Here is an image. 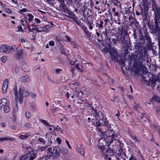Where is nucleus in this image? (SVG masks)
<instances>
[{
  "label": "nucleus",
  "instance_id": "f257e3e1",
  "mask_svg": "<svg viewBox=\"0 0 160 160\" xmlns=\"http://www.w3.org/2000/svg\"><path fill=\"white\" fill-rule=\"evenodd\" d=\"M138 42L136 45L138 49L144 48V45H146V48L149 51L153 49V42L152 41L149 32L147 29L139 30L138 33Z\"/></svg>",
  "mask_w": 160,
  "mask_h": 160
},
{
  "label": "nucleus",
  "instance_id": "f03ea898",
  "mask_svg": "<svg viewBox=\"0 0 160 160\" xmlns=\"http://www.w3.org/2000/svg\"><path fill=\"white\" fill-rule=\"evenodd\" d=\"M152 8L154 13V20L155 25L152 26L149 21L147 24L148 27L151 29L152 33L158 36L159 38L160 36V7L158 8L155 2H153Z\"/></svg>",
  "mask_w": 160,
  "mask_h": 160
},
{
  "label": "nucleus",
  "instance_id": "7ed1b4c3",
  "mask_svg": "<svg viewBox=\"0 0 160 160\" xmlns=\"http://www.w3.org/2000/svg\"><path fill=\"white\" fill-rule=\"evenodd\" d=\"M145 52H139L136 55H133L134 62L132 68V74L133 76L138 75L140 73V69H143L144 66L142 62L146 59Z\"/></svg>",
  "mask_w": 160,
  "mask_h": 160
},
{
  "label": "nucleus",
  "instance_id": "20e7f679",
  "mask_svg": "<svg viewBox=\"0 0 160 160\" xmlns=\"http://www.w3.org/2000/svg\"><path fill=\"white\" fill-rule=\"evenodd\" d=\"M139 8L141 9L142 13L143 21L144 24L147 25L150 21L149 13L148 12L149 7L148 4L146 1L142 2V4L139 6Z\"/></svg>",
  "mask_w": 160,
  "mask_h": 160
},
{
  "label": "nucleus",
  "instance_id": "39448f33",
  "mask_svg": "<svg viewBox=\"0 0 160 160\" xmlns=\"http://www.w3.org/2000/svg\"><path fill=\"white\" fill-rule=\"evenodd\" d=\"M102 135L107 147L110 146L112 141L116 140L115 132L112 130L107 131L103 132Z\"/></svg>",
  "mask_w": 160,
  "mask_h": 160
},
{
  "label": "nucleus",
  "instance_id": "423d86ee",
  "mask_svg": "<svg viewBox=\"0 0 160 160\" xmlns=\"http://www.w3.org/2000/svg\"><path fill=\"white\" fill-rule=\"evenodd\" d=\"M14 92L15 94V99L17 101H18L20 104H21L23 100V96L24 97H27L29 95V92L28 91H25L22 88H20L19 90V97H18V92L17 91V88L16 86L14 89Z\"/></svg>",
  "mask_w": 160,
  "mask_h": 160
},
{
  "label": "nucleus",
  "instance_id": "0eeeda50",
  "mask_svg": "<svg viewBox=\"0 0 160 160\" xmlns=\"http://www.w3.org/2000/svg\"><path fill=\"white\" fill-rule=\"evenodd\" d=\"M98 148L100 150L102 154L104 156H106V157L108 156H112L114 154V152L112 149L109 148H105V146L102 143H98L97 144Z\"/></svg>",
  "mask_w": 160,
  "mask_h": 160
},
{
  "label": "nucleus",
  "instance_id": "6e6552de",
  "mask_svg": "<svg viewBox=\"0 0 160 160\" xmlns=\"http://www.w3.org/2000/svg\"><path fill=\"white\" fill-rule=\"evenodd\" d=\"M18 47H16L15 45L10 46L4 44L0 48V52L1 53H10L13 51H16L18 49Z\"/></svg>",
  "mask_w": 160,
  "mask_h": 160
},
{
  "label": "nucleus",
  "instance_id": "1a4fd4ad",
  "mask_svg": "<svg viewBox=\"0 0 160 160\" xmlns=\"http://www.w3.org/2000/svg\"><path fill=\"white\" fill-rule=\"evenodd\" d=\"M106 52H109L111 57L112 60L115 62H117L118 60L119 54L118 53V51L114 48H112L110 51H108V49L106 48Z\"/></svg>",
  "mask_w": 160,
  "mask_h": 160
},
{
  "label": "nucleus",
  "instance_id": "9d476101",
  "mask_svg": "<svg viewBox=\"0 0 160 160\" xmlns=\"http://www.w3.org/2000/svg\"><path fill=\"white\" fill-rule=\"evenodd\" d=\"M99 113H100L99 118V121L101 123L102 125L108 127L109 126L108 125V122L107 121L105 115H104L105 113L103 111L100 112Z\"/></svg>",
  "mask_w": 160,
  "mask_h": 160
},
{
  "label": "nucleus",
  "instance_id": "9b49d317",
  "mask_svg": "<svg viewBox=\"0 0 160 160\" xmlns=\"http://www.w3.org/2000/svg\"><path fill=\"white\" fill-rule=\"evenodd\" d=\"M60 152V148L58 146H55L53 149V158H57L59 157V153Z\"/></svg>",
  "mask_w": 160,
  "mask_h": 160
},
{
  "label": "nucleus",
  "instance_id": "f8f14e48",
  "mask_svg": "<svg viewBox=\"0 0 160 160\" xmlns=\"http://www.w3.org/2000/svg\"><path fill=\"white\" fill-rule=\"evenodd\" d=\"M18 49L17 50H15V52L17 51V52L15 53L13 56L14 58L16 60L20 59L23 52V49H20L18 50Z\"/></svg>",
  "mask_w": 160,
  "mask_h": 160
},
{
  "label": "nucleus",
  "instance_id": "ddd939ff",
  "mask_svg": "<svg viewBox=\"0 0 160 160\" xmlns=\"http://www.w3.org/2000/svg\"><path fill=\"white\" fill-rule=\"evenodd\" d=\"M8 80L7 79H5L2 88V91L3 93H5L6 92L8 86Z\"/></svg>",
  "mask_w": 160,
  "mask_h": 160
},
{
  "label": "nucleus",
  "instance_id": "4468645a",
  "mask_svg": "<svg viewBox=\"0 0 160 160\" xmlns=\"http://www.w3.org/2000/svg\"><path fill=\"white\" fill-rule=\"evenodd\" d=\"M92 113L93 115L94 118H92V120L94 121H96L99 118V115H100V113L99 114L97 112L96 110H94V111H92Z\"/></svg>",
  "mask_w": 160,
  "mask_h": 160
},
{
  "label": "nucleus",
  "instance_id": "2eb2a0df",
  "mask_svg": "<svg viewBox=\"0 0 160 160\" xmlns=\"http://www.w3.org/2000/svg\"><path fill=\"white\" fill-rule=\"evenodd\" d=\"M7 102L8 100L6 98H2L0 100V109H2L3 107L6 106Z\"/></svg>",
  "mask_w": 160,
  "mask_h": 160
},
{
  "label": "nucleus",
  "instance_id": "dca6fc26",
  "mask_svg": "<svg viewBox=\"0 0 160 160\" xmlns=\"http://www.w3.org/2000/svg\"><path fill=\"white\" fill-rule=\"evenodd\" d=\"M118 42L121 41V42L122 44L126 46L127 45V41L124 39V38L122 37L121 35H119L118 37Z\"/></svg>",
  "mask_w": 160,
  "mask_h": 160
},
{
  "label": "nucleus",
  "instance_id": "f3484780",
  "mask_svg": "<svg viewBox=\"0 0 160 160\" xmlns=\"http://www.w3.org/2000/svg\"><path fill=\"white\" fill-rule=\"evenodd\" d=\"M125 154L123 152H121L120 153H119L118 154V157L116 156L117 160H125Z\"/></svg>",
  "mask_w": 160,
  "mask_h": 160
},
{
  "label": "nucleus",
  "instance_id": "a211bd4d",
  "mask_svg": "<svg viewBox=\"0 0 160 160\" xmlns=\"http://www.w3.org/2000/svg\"><path fill=\"white\" fill-rule=\"evenodd\" d=\"M150 102H156L160 103V98L157 96L153 95L151 98Z\"/></svg>",
  "mask_w": 160,
  "mask_h": 160
},
{
  "label": "nucleus",
  "instance_id": "6ab92c4d",
  "mask_svg": "<svg viewBox=\"0 0 160 160\" xmlns=\"http://www.w3.org/2000/svg\"><path fill=\"white\" fill-rule=\"evenodd\" d=\"M30 80V77L28 76L22 77L20 78V81L23 82H28Z\"/></svg>",
  "mask_w": 160,
  "mask_h": 160
},
{
  "label": "nucleus",
  "instance_id": "aec40b11",
  "mask_svg": "<svg viewBox=\"0 0 160 160\" xmlns=\"http://www.w3.org/2000/svg\"><path fill=\"white\" fill-rule=\"evenodd\" d=\"M14 140V138H11L0 137V142H3L5 141H12Z\"/></svg>",
  "mask_w": 160,
  "mask_h": 160
},
{
  "label": "nucleus",
  "instance_id": "412c9836",
  "mask_svg": "<svg viewBox=\"0 0 160 160\" xmlns=\"http://www.w3.org/2000/svg\"><path fill=\"white\" fill-rule=\"evenodd\" d=\"M112 32V30L110 29L107 28L105 29V31L103 32H102L103 34L106 36V37H108V35L109 36V34L111 33Z\"/></svg>",
  "mask_w": 160,
  "mask_h": 160
},
{
  "label": "nucleus",
  "instance_id": "4be33fe9",
  "mask_svg": "<svg viewBox=\"0 0 160 160\" xmlns=\"http://www.w3.org/2000/svg\"><path fill=\"white\" fill-rule=\"evenodd\" d=\"M118 31L120 33V35H121L122 36L123 32L124 31L126 32V28L122 26L121 27L118 28Z\"/></svg>",
  "mask_w": 160,
  "mask_h": 160
},
{
  "label": "nucleus",
  "instance_id": "5701e85b",
  "mask_svg": "<svg viewBox=\"0 0 160 160\" xmlns=\"http://www.w3.org/2000/svg\"><path fill=\"white\" fill-rule=\"evenodd\" d=\"M73 21L76 22L77 25L81 28L84 25L83 23H82L77 18H76Z\"/></svg>",
  "mask_w": 160,
  "mask_h": 160
},
{
  "label": "nucleus",
  "instance_id": "b1692460",
  "mask_svg": "<svg viewBox=\"0 0 160 160\" xmlns=\"http://www.w3.org/2000/svg\"><path fill=\"white\" fill-rule=\"evenodd\" d=\"M130 22V24L131 25H134L136 27H137L138 26V23L136 20L134 18L132 20H130L129 21Z\"/></svg>",
  "mask_w": 160,
  "mask_h": 160
},
{
  "label": "nucleus",
  "instance_id": "393cba45",
  "mask_svg": "<svg viewBox=\"0 0 160 160\" xmlns=\"http://www.w3.org/2000/svg\"><path fill=\"white\" fill-rule=\"evenodd\" d=\"M81 28L83 29L84 32L89 37H91L90 34L88 32L87 28L84 25L81 27Z\"/></svg>",
  "mask_w": 160,
  "mask_h": 160
},
{
  "label": "nucleus",
  "instance_id": "a878e982",
  "mask_svg": "<svg viewBox=\"0 0 160 160\" xmlns=\"http://www.w3.org/2000/svg\"><path fill=\"white\" fill-rule=\"evenodd\" d=\"M67 16L69 18L72 19L73 20L77 18L75 14L72 13L71 12L68 14Z\"/></svg>",
  "mask_w": 160,
  "mask_h": 160
},
{
  "label": "nucleus",
  "instance_id": "bb28decb",
  "mask_svg": "<svg viewBox=\"0 0 160 160\" xmlns=\"http://www.w3.org/2000/svg\"><path fill=\"white\" fill-rule=\"evenodd\" d=\"M46 148V147L45 146H42V147H38V149L37 150V153H39L42 152L44 151Z\"/></svg>",
  "mask_w": 160,
  "mask_h": 160
},
{
  "label": "nucleus",
  "instance_id": "cd10ccee",
  "mask_svg": "<svg viewBox=\"0 0 160 160\" xmlns=\"http://www.w3.org/2000/svg\"><path fill=\"white\" fill-rule=\"evenodd\" d=\"M37 156V153L33 152L30 155L29 160H33Z\"/></svg>",
  "mask_w": 160,
  "mask_h": 160
},
{
  "label": "nucleus",
  "instance_id": "c85d7f7f",
  "mask_svg": "<svg viewBox=\"0 0 160 160\" xmlns=\"http://www.w3.org/2000/svg\"><path fill=\"white\" fill-rule=\"evenodd\" d=\"M42 27V30H38V32H44L46 33H48L50 31V29H48L46 28V27L45 26V25L43 27Z\"/></svg>",
  "mask_w": 160,
  "mask_h": 160
},
{
  "label": "nucleus",
  "instance_id": "c756f323",
  "mask_svg": "<svg viewBox=\"0 0 160 160\" xmlns=\"http://www.w3.org/2000/svg\"><path fill=\"white\" fill-rule=\"evenodd\" d=\"M86 22L89 25H91L92 24V18L89 17L87 18L86 19Z\"/></svg>",
  "mask_w": 160,
  "mask_h": 160
},
{
  "label": "nucleus",
  "instance_id": "7c9ffc66",
  "mask_svg": "<svg viewBox=\"0 0 160 160\" xmlns=\"http://www.w3.org/2000/svg\"><path fill=\"white\" fill-rule=\"evenodd\" d=\"M113 2L114 5L117 6H121V4H120V2L118 0H112Z\"/></svg>",
  "mask_w": 160,
  "mask_h": 160
},
{
  "label": "nucleus",
  "instance_id": "2f4dec72",
  "mask_svg": "<svg viewBox=\"0 0 160 160\" xmlns=\"http://www.w3.org/2000/svg\"><path fill=\"white\" fill-rule=\"evenodd\" d=\"M23 148L24 150L26 152H27L28 153H29L32 150V148L30 147V146H28L26 147H23Z\"/></svg>",
  "mask_w": 160,
  "mask_h": 160
},
{
  "label": "nucleus",
  "instance_id": "473e14b6",
  "mask_svg": "<svg viewBox=\"0 0 160 160\" xmlns=\"http://www.w3.org/2000/svg\"><path fill=\"white\" fill-rule=\"evenodd\" d=\"M103 23V22L102 20H100V22L99 23H96V26L98 27V28H101L102 27V25Z\"/></svg>",
  "mask_w": 160,
  "mask_h": 160
},
{
  "label": "nucleus",
  "instance_id": "72a5a7b5",
  "mask_svg": "<svg viewBox=\"0 0 160 160\" xmlns=\"http://www.w3.org/2000/svg\"><path fill=\"white\" fill-rule=\"evenodd\" d=\"M48 23L49 24L47 25H45V26L47 29H50L49 28H52V26L53 25V24L52 22H48Z\"/></svg>",
  "mask_w": 160,
  "mask_h": 160
},
{
  "label": "nucleus",
  "instance_id": "f704fd0d",
  "mask_svg": "<svg viewBox=\"0 0 160 160\" xmlns=\"http://www.w3.org/2000/svg\"><path fill=\"white\" fill-rule=\"evenodd\" d=\"M27 16L28 17V21L29 22H30L32 21V20L33 18V16L32 14L30 13H28Z\"/></svg>",
  "mask_w": 160,
  "mask_h": 160
},
{
  "label": "nucleus",
  "instance_id": "c9c22d12",
  "mask_svg": "<svg viewBox=\"0 0 160 160\" xmlns=\"http://www.w3.org/2000/svg\"><path fill=\"white\" fill-rule=\"evenodd\" d=\"M156 81L157 80H151L149 82L150 85L152 87H154L155 86V85L156 84Z\"/></svg>",
  "mask_w": 160,
  "mask_h": 160
},
{
  "label": "nucleus",
  "instance_id": "e433bc0d",
  "mask_svg": "<svg viewBox=\"0 0 160 160\" xmlns=\"http://www.w3.org/2000/svg\"><path fill=\"white\" fill-rule=\"evenodd\" d=\"M99 121L96 122V126L97 129H98L100 131L101 130V129L100 127L101 126V124H102Z\"/></svg>",
  "mask_w": 160,
  "mask_h": 160
},
{
  "label": "nucleus",
  "instance_id": "4c0bfd02",
  "mask_svg": "<svg viewBox=\"0 0 160 160\" xmlns=\"http://www.w3.org/2000/svg\"><path fill=\"white\" fill-rule=\"evenodd\" d=\"M29 136L27 134L24 135H21L19 136V138L21 139H24L27 138Z\"/></svg>",
  "mask_w": 160,
  "mask_h": 160
},
{
  "label": "nucleus",
  "instance_id": "58836bf2",
  "mask_svg": "<svg viewBox=\"0 0 160 160\" xmlns=\"http://www.w3.org/2000/svg\"><path fill=\"white\" fill-rule=\"evenodd\" d=\"M66 7V5H65L64 3V4L61 3H60V4L59 5V8L60 10H62L64 9V8H65Z\"/></svg>",
  "mask_w": 160,
  "mask_h": 160
},
{
  "label": "nucleus",
  "instance_id": "ea45409f",
  "mask_svg": "<svg viewBox=\"0 0 160 160\" xmlns=\"http://www.w3.org/2000/svg\"><path fill=\"white\" fill-rule=\"evenodd\" d=\"M78 152L80 153V154L83 155H84L83 148H82L81 147L80 148L78 149Z\"/></svg>",
  "mask_w": 160,
  "mask_h": 160
},
{
  "label": "nucleus",
  "instance_id": "a19ab883",
  "mask_svg": "<svg viewBox=\"0 0 160 160\" xmlns=\"http://www.w3.org/2000/svg\"><path fill=\"white\" fill-rule=\"evenodd\" d=\"M13 111L14 113L18 112V108L17 102V103L16 104L15 107H14V108Z\"/></svg>",
  "mask_w": 160,
  "mask_h": 160
},
{
  "label": "nucleus",
  "instance_id": "79ce46f5",
  "mask_svg": "<svg viewBox=\"0 0 160 160\" xmlns=\"http://www.w3.org/2000/svg\"><path fill=\"white\" fill-rule=\"evenodd\" d=\"M4 111L5 113L8 112L9 110V108L8 106H4L3 108Z\"/></svg>",
  "mask_w": 160,
  "mask_h": 160
},
{
  "label": "nucleus",
  "instance_id": "37998d69",
  "mask_svg": "<svg viewBox=\"0 0 160 160\" xmlns=\"http://www.w3.org/2000/svg\"><path fill=\"white\" fill-rule=\"evenodd\" d=\"M154 108L155 111L157 112V113L158 114L160 112V108L159 107L155 106L154 107Z\"/></svg>",
  "mask_w": 160,
  "mask_h": 160
},
{
  "label": "nucleus",
  "instance_id": "c03bdc74",
  "mask_svg": "<svg viewBox=\"0 0 160 160\" xmlns=\"http://www.w3.org/2000/svg\"><path fill=\"white\" fill-rule=\"evenodd\" d=\"M40 121L45 125H46L48 126H50V125L48 123V122L47 121L45 120L41 119L40 120Z\"/></svg>",
  "mask_w": 160,
  "mask_h": 160
},
{
  "label": "nucleus",
  "instance_id": "a18cd8bd",
  "mask_svg": "<svg viewBox=\"0 0 160 160\" xmlns=\"http://www.w3.org/2000/svg\"><path fill=\"white\" fill-rule=\"evenodd\" d=\"M139 107V106L138 104H137L136 103H135L134 104H133V108L136 111H137L138 109V108Z\"/></svg>",
  "mask_w": 160,
  "mask_h": 160
},
{
  "label": "nucleus",
  "instance_id": "49530a36",
  "mask_svg": "<svg viewBox=\"0 0 160 160\" xmlns=\"http://www.w3.org/2000/svg\"><path fill=\"white\" fill-rule=\"evenodd\" d=\"M117 20H115V22L116 23H117L118 25H120L121 24L120 22L121 20L120 17H118L117 18Z\"/></svg>",
  "mask_w": 160,
  "mask_h": 160
},
{
  "label": "nucleus",
  "instance_id": "de8ad7c7",
  "mask_svg": "<svg viewBox=\"0 0 160 160\" xmlns=\"http://www.w3.org/2000/svg\"><path fill=\"white\" fill-rule=\"evenodd\" d=\"M28 156L27 155H25L21 157L19 160H28Z\"/></svg>",
  "mask_w": 160,
  "mask_h": 160
},
{
  "label": "nucleus",
  "instance_id": "09e8293b",
  "mask_svg": "<svg viewBox=\"0 0 160 160\" xmlns=\"http://www.w3.org/2000/svg\"><path fill=\"white\" fill-rule=\"evenodd\" d=\"M83 9H82V11L83 13V14L84 16V12H85L86 9H87V7L86 5H83Z\"/></svg>",
  "mask_w": 160,
  "mask_h": 160
},
{
  "label": "nucleus",
  "instance_id": "8fccbe9b",
  "mask_svg": "<svg viewBox=\"0 0 160 160\" xmlns=\"http://www.w3.org/2000/svg\"><path fill=\"white\" fill-rule=\"evenodd\" d=\"M55 40L57 42H59L60 41H61V39L60 38V37L59 36H56L55 38Z\"/></svg>",
  "mask_w": 160,
  "mask_h": 160
},
{
  "label": "nucleus",
  "instance_id": "3c124183",
  "mask_svg": "<svg viewBox=\"0 0 160 160\" xmlns=\"http://www.w3.org/2000/svg\"><path fill=\"white\" fill-rule=\"evenodd\" d=\"M131 137L133 140H134L136 142H138L139 140L137 138L136 136H132Z\"/></svg>",
  "mask_w": 160,
  "mask_h": 160
},
{
  "label": "nucleus",
  "instance_id": "603ef678",
  "mask_svg": "<svg viewBox=\"0 0 160 160\" xmlns=\"http://www.w3.org/2000/svg\"><path fill=\"white\" fill-rule=\"evenodd\" d=\"M26 117L28 118H30L31 117V113L28 112H27L25 113Z\"/></svg>",
  "mask_w": 160,
  "mask_h": 160
},
{
  "label": "nucleus",
  "instance_id": "864d4df0",
  "mask_svg": "<svg viewBox=\"0 0 160 160\" xmlns=\"http://www.w3.org/2000/svg\"><path fill=\"white\" fill-rule=\"evenodd\" d=\"M52 157H53V153L50 152V153H48L46 157L48 158H50Z\"/></svg>",
  "mask_w": 160,
  "mask_h": 160
},
{
  "label": "nucleus",
  "instance_id": "5fc2aeb1",
  "mask_svg": "<svg viewBox=\"0 0 160 160\" xmlns=\"http://www.w3.org/2000/svg\"><path fill=\"white\" fill-rule=\"evenodd\" d=\"M1 60L2 62L5 63L7 60V58L5 56H2L1 58Z\"/></svg>",
  "mask_w": 160,
  "mask_h": 160
},
{
  "label": "nucleus",
  "instance_id": "6e6d98bb",
  "mask_svg": "<svg viewBox=\"0 0 160 160\" xmlns=\"http://www.w3.org/2000/svg\"><path fill=\"white\" fill-rule=\"evenodd\" d=\"M63 10H64V12L68 14L70 12L66 6L64 8V9Z\"/></svg>",
  "mask_w": 160,
  "mask_h": 160
},
{
  "label": "nucleus",
  "instance_id": "4d7b16f0",
  "mask_svg": "<svg viewBox=\"0 0 160 160\" xmlns=\"http://www.w3.org/2000/svg\"><path fill=\"white\" fill-rule=\"evenodd\" d=\"M28 10L26 8H23L21 10H20L18 12L20 13H22L23 12H28Z\"/></svg>",
  "mask_w": 160,
  "mask_h": 160
},
{
  "label": "nucleus",
  "instance_id": "13d9d810",
  "mask_svg": "<svg viewBox=\"0 0 160 160\" xmlns=\"http://www.w3.org/2000/svg\"><path fill=\"white\" fill-rule=\"evenodd\" d=\"M62 71V70L60 68L57 69L55 70V73L56 74H59L60 72Z\"/></svg>",
  "mask_w": 160,
  "mask_h": 160
},
{
  "label": "nucleus",
  "instance_id": "bf43d9fd",
  "mask_svg": "<svg viewBox=\"0 0 160 160\" xmlns=\"http://www.w3.org/2000/svg\"><path fill=\"white\" fill-rule=\"evenodd\" d=\"M38 141L40 142L43 143L44 145L45 144L46 142L43 138H39Z\"/></svg>",
  "mask_w": 160,
  "mask_h": 160
},
{
  "label": "nucleus",
  "instance_id": "052dcab7",
  "mask_svg": "<svg viewBox=\"0 0 160 160\" xmlns=\"http://www.w3.org/2000/svg\"><path fill=\"white\" fill-rule=\"evenodd\" d=\"M12 71L14 72L15 73H17L18 72V69L17 68L16 66L15 68H13L12 69Z\"/></svg>",
  "mask_w": 160,
  "mask_h": 160
},
{
  "label": "nucleus",
  "instance_id": "680f3d73",
  "mask_svg": "<svg viewBox=\"0 0 160 160\" xmlns=\"http://www.w3.org/2000/svg\"><path fill=\"white\" fill-rule=\"evenodd\" d=\"M158 48L159 49V52L158 53V55H159V62H160V40H159V41H158Z\"/></svg>",
  "mask_w": 160,
  "mask_h": 160
},
{
  "label": "nucleus",
  "instance_id": "e2e57ef3",
  "mask_svg": "<svg viewBox=\"0 0 160 160\" xmlns=\"http://www.w3.org/2000/svg\"><path fill=\"white\" fill-rule=\"evenodd\" d=\"M48 142L47 143V145H46L45 146L46 147V148H47L48 147L50 146L51 145L52 143V141L48 140Z\"/></svg>",
  "mask_w": 160,
  "mask_h": 160
},
{
  "label": "nucleus",
  "instance_id": "0e129e2a",
  "mask_svg": "<svg viewBox=\"0 0 160 160\" xmlns=\"http://www.w3.org/2000/svg\"><path fill=\"white\" fill-rule=\"evenodd\" d=\"M86 80L88 81V82L90 84H91L93 82V80L90 79L88 78H87Z\"/></svg>",
  "mask_w": 160,
  "mask_h": 160
},
{
  "label": "nucleus",
  "instance_id": "69168bd1",
  "mask_svg": "<svg viewBox=\"0 0 160 160\" xmlns=\"http://www.w3.org/2000/svg\"><path fill=\"white\" fill-rule=\"evenodd\" d=\"M35 28H36V30L37 32H39L38 30H42V27H37V26H35Z\"/></svg>",
  "mask_w": 160,
  "mask_h": 160
},
{
  "label": "nucleus",
  "instance_id": "338daca9",
  "mask_svg": "<svg viewBox=\"0 0 160 160\" xmlns=\"http://www.w3.org/2000/svg\"><path fill=\"white\" fill-rule=\"evenodd\" d=\"M5 11L6 12L9 14H11L12 13V10L9 8L6 9Z\"/></svg>",
  "mask_w": 160,
  "mask_h": 160
},
{
  "label": "nucleus",
  "instance_id": "774afa93",
  "mask_svg": "<svg viewBox=\"0 0 160 160\" xmlns=\"http://www.w3.org/2000/svg\"><path fill=\"white\" fill-rule=\"evenodd\" d=\"M67 4L68 5H72V0H68L67 2Z\"/></svg>",
  "mask_w": 160,
  "mask_h": 160
}]
</instances>
